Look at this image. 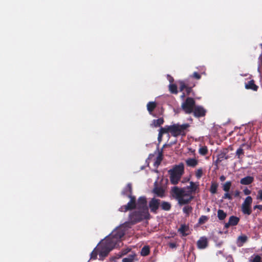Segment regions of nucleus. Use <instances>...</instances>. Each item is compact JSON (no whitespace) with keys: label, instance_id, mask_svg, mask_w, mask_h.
Wrapping results in <instances>:
<instances>
[{"label":"nucleus","instance_id":"obj_1","mask_svg":"<svg viewBox=\"0 0 262 262\" xmlns=\"http://www.w3.org/2000/svg\"><path fill=\"white\" fill-rule=\"evenodd\" d=\"M199 183L191 181L190 185L184 188L174 186L171 188L170 194L176 199L180 205L189 204L193 199L192 193H195L199 189Z\"/></svg>","mask_w":262,"mask_h":262},{"label":"nucleus","instance_id":"obj_2","mask_svg":"<svg viewBox=\"0 0 262 262\" xmlns=\"http://www.w3.org/2000/svg\"><path fill=\"white\" fill-rule=\"evenodd\" d=\"M169 174L170 183L173 185L177 184L184 172V166L183 163L176 165L168 171Z\"/></svg>","mask_w":262,"mask_h":262},{"label":"nucleus","instance_id":"obj_3","mask_svg":"<svg viewBox=\"0 0 262 262\" xmlns=\"http://www.w3.org/2000/svg\"><path fill=\"white\" fill-rule=\"evenodd\" d=\"M115 247L114 242L105 239L98 248L100 259L103 260Z\"/></svg>","mask_w":262,"mask_h":262},{"label":"nucleus","instance_id":"obj_4","mask_svg":"<svg viewBox=\"0 0 262 262\" xmlns=\"http://www.w3.org/2000/svg\"><path fill=\"white\" fill-rule=\"evenodd\" d=\"M149 216L148 212L138 209L132 212L129 216V221L132 224L134 225L140 222L144 219H148Z\"/></svg>","mask_w":262,"mask_h":262},{"label":"nucleus","instance_id":"obj_5","mask_svg":"<svg viewBox=\"0 0 262 262\" xmlns=\"http://www.w3.org/2000/svg\"><path fill=\"white\" fill-rule=\"evenodd\" d=\"M189 126L188 123L180 125L179 124H174L169 125L170 133L173 137H177L179 136H185V130Z\"/></svg>","mask_w":262,"mask_h":262},{"label":"nucleus","instance_id":"obj_6","mask_svg":"<svg viewBox=\"0 0 262 262\" xmlns=\"http://www.w3.org/2000/svg\"><path fill=\"white\" fill-rule=\"evenodd\" d=\"M195 102L193 98L188 97L185 101L182 104V108L187 114H190L192 113L195 107Z\"/></svg>","mask_w":262,"mask_h":262},{"label":"nucleus","instance_id":"obj_7","mask_svg":"<svg viewBox=\"0 0 262 262\" xmlns=\"http://www.w3.org/2000/svg\"><path fill=\"white\" fill-rule=\"evenodd\" d=\"M252 203V198L250 196L246 197L242 204V211L244 214L250 215L252 213L251 206Z\"/></svg>","mask_w":262,"mask_h":262},{"label":"nucleus","instance_id":"obj_8","mask_svg":"<svg viewBox=\"0 0 262 262\" xmlns=\"http://www.w3.org/2000/svg\"><path fill=\"white\" fill-rule=\"evenodd\" d=\"M124 235V232L121 229H118L114 231L111 235L106 238L105 239H110L111 241L114 242V246L116 245L118 241H119Z\"/></svg>","mask_w":262,"mask_h":262},{"label":"nucleus","instance_id":"obj_9","mask_svg":"<svg viewBox=\"0 0 262 262\" xmlns=\"http://www.w3.org/2000/svg\"><path fill=\"white\" fill-rule=\"evenodd\" d=\"M180 87L179 89L181 92L186 90V95L188 96L192 92V88L195 86V83H192L191 84H189L187 82H184L181 81L179 82Z\"/></svg>","mask_w":262,"mask_h":262},{"label":"nucleus","instance_id":"obj_10","mask_svg":"<svg viewBox=\"0 0 262 262\" xmlns=\"http://www.w3.org/2000/svg\"><path fill=\"white\" fill-rule=\"evenodd\" d=\"M161 200L155 198H152L149 202V207L150 211L154 213H157L158 210L160 206Z\"/></svg>","mask_w":262,"mask_h":262},{"label":"nucleus","instance_id":"obj_11","mask_svg":"<svg viewBox=\"0 0 262 262\" xmlns=\"http://www.w3.org/2000/svg\"><path fill=\"white\" fill-rule=\"evenodd\" d=\"M137 209L141 210L146 212H148V209L147 206V200L145 196H140L139 198L136 203Z\"/></svg>","mask_w":262,"mask_h":262},{"label":"nucleus","instance_id":"obj_12","mask_svg":"<svg viewBox=\"0 0 262 262\" xmlns=\"http://www.w3.org/2000/svg\"><path fill=\"white\" fill-rule=\"evenodd\" d=\"M194 116L197 118L204 117L206 113V110L202 106H195L192 112Z\"/></svg>","mask_w":262,"mask_h":262},{"label":"nucleus","instance_id":"obj_13","mask_svg":"<svg viewBox=\"0 0 262 262\" xmlns=\"http://www.w3.org/2000/svg\"><path fill=\"white\" fill-rule=\"evenodd\" d=\"M239 222V218L234 215L229 217L228 223L225 224L224 228L228 229L230 226H236Z\"/></svg>","mask_w":262,"mask_h":262},{"label":"nucleus","instance_id":"obj_14","mask_svg":"<svg viewBox=\"0 0 262 262\" xmlns=\"http://www.w3.org/2000/svg\"><path fill=\"white\" fill-rule=\"evenodd\" d=\"M152 192L158 197L163 198L165 196V190L162 186H155L153 189Z\"/></svg>","mask_w":262,"mask_h":262},{"label":"nucleus","instance_id":"obj_15","mask_svg":"<svg viewBox=\"0 0 262 262\" xmlns=\"http://www.w3.org/2000/svg\"><path fill=\"white\" fill-rule=\"evenodd\" d=\"M178 232L183 236H186L190 234L189 227L188 225L182 224L178 229Z\"/></svg>","mask_w":262,"mask_h":262},{"label":"nucleus","instance_id":"obj_16","mask_svg":"<svg viewBox=\"0 0 262 262\" xmlns=\"http://www.w3.org/2000/svg\"><path fill=\"white\" fill-rule=\"evenodd\" d=\"M207 239L205 237H201L197 242V247L199 249H205L207 247Z\"/></svg>","mask_w":262,"mask_h":262},{"label":"nucleus","instance_id":"obj_17","mask_svg":"<svg viewBox=\"0 0 262 262\" xmlns=\"http://www.w3.org/2000/svg\"><path fill=\"white\" fill-rule=\"evenodd\" d=\"M245 88L247 90H251L253 91H257L258 89V86L255 84V81L252 79L245 83Z\"/></svg>","mask_w":262,"mask_h":262},{"label":"nucleus","instance_id":"obj_18","mask_svg":"<svg viewBox=\"0 0 262 262\" xmlns=\"http://www.w3.org/2000/svg\"><path fill=\"white\" fill-rule=\"evenodd\" d=\"M122 194L126 195L127 197H130V195L132 194V186L130 183L127 184L122 191Z\"/></svg>","mask_w":262,"mask_h":262},{"label":"nucleus","instance_id":"obj_19","mask_svg":"<svg viewBox=\"0 0 262 262\" xmlns=\"http://www.w3.org/2000/svg\"><path fill=\"white\" fill-rule=\"evenodd\" d=\"M247 146V149H249L250 148V145H246V144H242L239 148H238L236 151V156L237 157L238 159H242V156L244 155V151L243 149L242 148L244 146Z\"/></svg>","mask_w":262,"mask_h":262},{"label":"nucleus","instance_id":"obj_20","mask_svg":"<svg viewBox=\"0 0 262 262\" xmlns=\"http://www.w3.org/2000/svg\"><path fill=\"white\" fill-rule=\"evenodd\" d=\"M157 107V103L155 101H150L147 104V110L150 115L155 116L153 114V111Z\"/></svg>","mask_w":262,"mask_h":262},{"label":"nucleus","instance_id":"obj_21","mask_svg":"<svg viewBox=\"0 0 262 262\" xmlns=\"http://www.w3.org/2000/svg\"><path fill=\"white\" fill-rule=\"evenodd\" d=\"M187 166L195 167L198 164V160L195 158H188L185 160Z\"/></svg>","mask_w":262,"mask_h":262},{"label":"nucleus","instance_id":"obj_22","mask_svg":"<svg viewBox=\"0 0 262 262\" xmlns=\"http://www.w3.org/2000/svg\"><path fill=\"white\" fill-rule=\"evenodd\" d=\"M254 181V178L251 176H247L241 179L240 183L242 185H249Z\"/></svg>","mask_w":262,"mask_h":262},{"label":"nucleus","instance_id":"obj_23","mask_svg":"<svg viewBox=\"0 0 262 262\" xmlns=\"http://www.w3.org/2000/svg\"><path fill=\"white\" fill-rule=\"evenodd\" d=\"M167 146V144H164L163 146V147L161 149V150L159 152V155H158V156L157 157V159H156V161L155 162V163H154V165L155 166H159L161 161H162V159H163V149L164 148H165V147Z\"/></svg>","mask_w":262,"mask_h":262},{"label":"nucleus","instance_id":"obj_24","mask_svg":"<svg viewBox=\"0 0 262 262\" xmlns=\"http://www.w3.org/2000/svg\"><path fill=\"white\" fill-rule=\"evenodd\" d=\"M136 203L132 202L130 201L127 204L121 207L122 211H127L128 210L135 209L136 207Z\"/></svg>","mask_w":262,"mask_h":262},{"label":"nucleus","instance_id":"obj_25","mask_svg":"<svg viewBox=\"0 0 262 262\" xmlns=\"http://www.w3.org/2000/svg\"><path fill=\"white\" fill-rule=\"evenodd\" d=\"M227 149L224 150L220 154H219L217 160L219 162H221L224 159H228L229 158V156L227 155Z\"/></svg>","mask_w":262,"mask_h":262},{"label":"nucleus","instance_id":"obj_26","mask_svg":"<svg viewBox=\"0 0 262 262\" xmlns=\"http://www.w3.org/2000/svg\"><path fill=\"white\" fill-rule=\"evenodd\" d=\"M248 240V237L246 235H241L237 238V246L238 247H242L244 243H245Z\"/></svg>","mask_w":262,"mask_h":262},{"label":"nucleus","instance_id":"obj_27","mask_svg":"<svg viewBox=\"0 0 262 262\" xmlns=\"http://www.w3.org/2000/svg\"><path fill=\"white\" fill-rule=\"evenodd\" d=\"M160 206L161 209L165 211H169L171 208L170 203L166 201H161Z\"/></svg>","mask_w":262,"mask_h":262},{"label":"nucleus","instance_id":"obj_28","mask_svg":"<svg viewBox=\"0 0 262 262\" xmlns=\"http://www.w3.org/2000/svg\"><path fill=\"white\" fill-rule=\"evenodd\" d=\"M136 256L135 253L129 254L126 257L122 259V262H134Z\"/></svg>","mask_w":262,"mask_h":262},{"label":"nucleus","instance_id":"obj_29","mask_svg":"<svg viewBox=\"0 0 262 262\" xmlns=\"http://www.w3.org/2000/svg\"><path fill=\"white\" fill-rule=\"evenodd\" d=\"M219 186V184L216 182H212L211 186L209 189L210 192L212 194H215L217 193V189Z\"/></svg>","mask_w":262,"mask_h":262},{"label":"nucleus","instance_id":"obj_30","mask_svg":"<svg viewBox=\"0 0 262 262\" xmlns=\"http://www.w3.org/2000/svg\"><path fill=\"white\" fill-rule=\"evenodd\" d=\"M227 215V213L223 210L219 209L217 210V217L219 220H224L226 217Z\"/></svg>","mask_w":262,"mask_h":262},{"label":"nucleus","instance_id":"obj_31","mask_svg":"<svg viewBox=\"0 0 262 262\" xmlns=\"http://www.w3.org/2000/svg\"><path fill=\"white\" fill-rule=\"evenodd\" d=\"M150 253V248L148 246H144L141 249V255L143 256L148 255Z\"/></svg>","mask_w":262,"mask_h":262},{"label":"nucleus","instance_id":"obj_32","mask_svg":"<svg viewBox=\"0 0 262 262\" xmlns=\"http://www.w3.org/2000/svg\"><path fill=\"white\" fill-rule=\"evenodd\" d=\"M232 186V182L231 181H227L223 184L222 188L224 191L229 192Z\"/></svg>","mask_w":262,"mask_h":262},{"label":"nucleus","instance_id":"obj_33","mask_svg":"<svg viewBox=\"0 0 262 262\" xmlns=\"http://www.w3.org/2000/svg\"><path fill=\"white\" fill-rule=\"evenodd\" d=\"M169 90L171 94H177L178 93L177 86L175 84H169Z\"/></svg>","mask_w":262,"mask_h":262},{"label":"nucleus","instance_id":"obj_34","mask_svg":"<svg viewBox=\"0 0 262 262\" xmlns=\"http://www.w3.org/2000/svg\"><path fill=\"white\" fill-rule=\"evenodd\" d=\"M164 121L163 118L153 120V124L155 127H158L163 124Z\"/></svg>","mask_w":262,"mask_h":262},{"label":"nucleus","instance_id":"obj_35","mask_svg":"<svg viewBox=\"0 0 262 262\" xmlns=\"http://www.w3.org/2000/svg\"><path fill=\"white\" fill-rule=\"evenodd\" d=\"M209 220V217L206 215H202L199 219L198 223L200 225L204 224Z\"/></svg>","mask_w":262,"mask_h":262},{"label":"nucleus","instance_id":"obj_36","mask_svg":"<svg viewBox=\"0 0 262 262\" xmlns=\"http://www.w3.org/2000/svg\"><path fill=\"white\" fill-rule=\"evenodd\" d=\"M199 153L202 155V156H205L208 153V149L206 146H202L201 147L199 150Z\"/></svg>","mask_w":262,"mask_h":262},{"label":"nucleus","instance_id":"obj_37","mask_svg":"<svg viewBox=\"0 0 262 262\" xmlns=\"http://www.w3.org/2000/svg\"><path fill=\"white\" fill-rule=\"evenodd\" d=\"M159 133L162 135L170 133L169 126L166 125L164 127H161L159 130Z\"/></svg>","mask_w":262,"mask_h":262},{"label":"nucleus","instance_id":"obj_38","mask_svg":"<svg viewBox=\"0 0 262 262\" xmlns=\"http://www.w3.org/2000/svg\"><path fill=\"white\" fill-rule=\"evenodd\" d=\"M192 208L190 206H186L183 208V211L187 215H189L192 212Z\"/></svg>","mask_w":262,"mask_h":262},{"label":"nucleus","instance_id":"obj_39","mask_svg":"<svg viewBox=\"0 0 262 262\" xmlns=\"http://www.w3.org/2000/svg\"><path fill=\"white\" fill-rule=\"evenodd\" d=\"M121 257H122L121 254H120V253H119V252L118 253L116 254L115 255L110 257V261H112L116 262L117 259H119Z\"/></svg>","mask_w":262,"mask_h":262},{"label":"nucleus","instance_id":"obj_40","mask_svg":"<svg viewBox=\"0 0 262 262\" xmlns=\"http://www.w3.org/2000/svg\"><path fill=\"white\" fill-rule=\"evenodd\" d=\"M203 176V170L202 168H200L196 170L195 171V176L197 179H200Z\"/></svg>","mask_w":262,"mask_h":262},{"label":"nucleus","instance_id":"obj_41","mask_svg":"<svg viewBox=\"0 0 262 262\" xmlns=\"http://www.w3.org/2000/svg\"><path fill=\"white\" fill-rule=\"evenodd\" d=\"M201 75L199 73H198V72H195L192 74V75H191L190 76L189 79L194 78L198 80V79H200L201 78Z\"/></svg>","mask_w":262,"mask_h":262},{"label":"nucleus","instance_id":"obj_42","mask_svg":"<svg viewBox=\"0 0 262 262\" xmlns=\"http://www.w3.org/2000/svg\"><path fill=\"white\" fill-rule=\"evenodd\" d=\"M97 255L98 252L96 250V249H94L91 253V259H96L97 258Z\"/></svg>","mask_w":262,"mask_h":262},{"label":"nucleus","instance_id":"obj_43","mask_svg":"<svg viewBox=\"0 0 262 262\" xmlns=\"http://www.w3.org/2000/svg\"><path fill=\"white\" fill-rule=\"evenodd\" d=\"M222 198L223 199H228L229 200H232V197L231 194L229 193V192H226V193L223 196Z\"/></svg>","mask_w":262,"mask_h":262},{"label":"nucleus","instance_id":"obj_44","mask_svg":"<svg viewBox=\"0 0 262 262\" xmlns=\"http://www.w3.org/2000/svg\"><path fill=\"white\" fill-rule=\"evenodd\" d=\"M261 258L258 255H256L252 260H250L251 262H261Z\"/></svg>","mask_w":262,"mask_h":262},{"label":"nucleus","instance_id":"obj_45","mask_svg":"<svg viewBox=\"0 0 262 262\" xmlns=\"http://www.w3.org/2000/svg\"><path fill=\"white\" fill-rule=\"evenodd\" d=\"M130 250L129 249H123L121 252H119L121 254L122 256L126 255Z\"/></svg>","mask_w":262,"mask_h":262},{"label":"nucleus","instance_id":"obj_46","mask_svg":"<svg viewBox=\"0 0 262 262\" xmlns=\"http://www.w3.org/2000/svg\"><path fill=\"white\" fill-rule=\"evenodd\" d=\"M257 199H259V200H262V189L259 190L258 191V194H257Z\"/></svg>","mask_w":262,"mask_h":262},{"label":"nucleus","instance_id":"obj_47","mask_svg":"<svg viewBox=\"0 0 262 262\" xmlns=\"http://www.w3.org/2000/svg\"><path fill=\"white\" fill-rule=\"evenodd\" d=\"M244 193L245 195H249L251 193V191L248 189L247 188H245L244 190Z\"/></svg>","mask_w":262,"mask_h":262},{"label":"nucleus","instance_id":"obj_48","mask_svg":"<svg viewBox=\"0 0 262 262\" xmlns=\"http://www.w3.org/2000/svg\"><path fill=\"white\" fill-rule=\"evenodd\" d=\"M253 209L254 210L256 209H258L260 211H261L262 210V205H256L253 207Z\"/></svg>","mask_w":262,"mask_h":262},{"label":"nucleus","instance_id":"obj_49","mask_svg":"<svg viewBox=\"0 0 262 262\" xmlns=\"http://www.w3.org/2000/svg\"><path fill=\"white\" fill-rule=\"evenodd\" d=\"M129 198H130V201L132 202H134V203H136V197L134 196H133L132 194L130 195V197H128Z\"/></svg>","mask_w":262,"mask_h":262},{"label":"nucleus","instance_id":"obj_50","mask_svg":"<svg viewBox=\"0 0 262 262\" xmlns=\"http://www.w3.org/2000/svg\"><path fill=\"white\" fill-rule=\"evenodd\" d=\"M163 135L161 134V133H160L159 132L158 137V140L159 143H160L162 139Z\"/></svg>","mask_w":262,"mask_h":262},{"label":"nucleus","instance_id":"obj_51","mask_svg":"<svg viewBox=\"0 0 262 262\" xmlns=\"http://www.w3.org/2000/svg\"><path fill=\"white\" fill-rule=\"evenodd\" d=\"M240 194V191L238 190H236L234 191V195L235 197H238Z\"/></svg>","mask_w":262,"mask_h":262},{"label":"nucleus","instance_id":"obj_52","mask_svg":"<svg viewBox=\"0 0 262 262\" xmlns=\"http://www.w3.org/2000/svg\"><path fill=\"white\" fill-rule=\"evenodd\" d=\"M169 247L170 248H173L176 247V244L174 243H170L169 244Z\"/></svg>","mask_w":262,"mask_h":262},{"label":"nucleus","instance_id":"obj_53","mask_svg":"<svg viewBox=\"0 0 262 262\" xmlns=\"http://www.w3.org/2000/svg\"><path fill=\"white\" fill-rule=\"evenodd\" d=\"M226 179V177L224 176H221L220 177V180L221 181H224Z\"/></svg>","mask_w":262,"mask_h":262},{"label":"nucleus","instance_id":"obj_54","mask_svg":"<svg viewBox=\"0 0 262 262\" xmlns=\"http://www.w3.org/2000/svg\"><path fill=\"white\" fill-rule=\"evenodd\" d=\"M191 79H189V78L186 80L185 81H183L184 82H187L189 84H191L192 83H194V82H189V80H190Z\"/></svg>","mask_w":262,"mask_h":262},{"label":"nucleus","instance_id":"obj_55","mask_svg":"<svg viewBox=\"0 0 262 262\" xmlns=\"http://www.w3.org/2000/svg\"><path fill=\"white\" fill-rule=\"evenodd\" d=\"M185 94L184 93H183L182 95L181 96V98L183 99L185 97Z\"/></svg>","mask_w":262,"mask_h":262}]
</instances>
